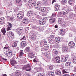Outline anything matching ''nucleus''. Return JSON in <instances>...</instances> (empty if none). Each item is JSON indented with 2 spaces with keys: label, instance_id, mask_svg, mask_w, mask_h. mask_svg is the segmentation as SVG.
Instances as JSON below:
<instances>
[{
  "label": "nucleus",
  "instance_id": "nucleus-1",
  "mask_svg": "<svg viewBox=\"0 0 76 76\" xmlns=\"http://www.w3.org/2000/svg\"><path fill=\"white\" fill-rule=\"evenodd\" d=\"M8 45H6L5 46V47L4 48V50H8L6 52V54H8V57H10L12 55V51L10 50V48L8 47Z\"/></svg>",
  "mask_w": 76,
  "mask_h": 76
},
{
  "label": "nucleus",
  "instance_id": "nucleus-2",
  "mask_svg": "<svg viewBox=\"0 0 76 76\" xmlns=\"http://www.w3.org/2000/svg\"><path fill=\"white\" fill-rule=\"evenodd\" d=\"M22 70H25L26 72H27V71L31 72V66L29 64H28L26 66H24L23 67Z\"/></svg>",
  "mask_w": 76,
  "mask_h": 76
},
{
  "label": "nucleus",
  "instance_id": "nucleus-3",
  "mask_svg": "<svg viewBox=\"0 0 76 76\" xmlns=\"http://www.w3.org/2000/svg\"><path fill=\"white\" fill-rule=\"evenodd\" d=\"M37 0H30L28 2V4L29 6L30 7H33L35 4L36 3Z\"/></svg>",
  "mask_w": 76,
  "mask_h": 76
},
{
  "label": "nucleus",
  "instance_id": "nucleus-4",
  "mask_svg": "<svg viewBox=\"0 0 76 76\" xmlns=\"http://www.w3.org/2000/svg\"><path fill=\"white\" fill-rule=\"evenodd\" d=\"M22 21L23 22V25H24L25 26L27 25L29 23V21L28 20V19L26 18H23Z\"/></svg>",
  "mask_w": 76,
  "mask_h": 76
},
{
  "label": "nucleus",
  "instance_id": "nucleus-5",
  "mask_svg": "<svg viewBox=\"0 0 76 76\" xmlns=\"http://www.w3.org/2000/svg\"><path fill=\"white\" fill-rule=\"evenodd\" d=\"M51 18L50 19V21H51L52 23H54V22L56 21V15L55 14L53 13L51 16Z\"/></svg>",
  "mask_w": 76,
  "mask_h": 76
},
{
  "label": "nucleus",
  "instance_id": "nucleus-6",
  "mask_svg": "<svg viewBox=\"0 0 76 76\" xmlns=\"http://www.w3.org/2000/svg\"><path fill=\"white\" fill-rule=\"evenodd\" d=\"M69 47L71 48H74L75 46V44L73 42H69Z\"/></svg>",
  "mask_w": 76,
  "mask_h": 76
},
{
  "label": "nucleus",
  "instance_id": "nucleus-7",
  "mask_svg": "<svg viewBox=\"0 0 76 76\" xmlns=\"http://www.w3.org/2000/svg\"><path fill=\"white\" fill-rule=\"evenodd\" d=\"M35 7L36 9L37 10H39V9L41 8V4L39 2H38L35 5Z\"/></svg>",
  "mask_w": 76,
  "mask_h": 76
},
{
  "label": "nucleus",
  "instance_id": "nucleus-8",
  "mask_svg": "<svg viewBox=\"0 0 76 76\" xmlns=\"http://www.w3.org/2000/svg\"><path fill=\"white\" fill-rule=\"evenodd\" d=\"M15 31L16 32L17 34L19 35L20 34H22V29L20 28H17L15 30Z\"/></svg>",
  "mask_w": 76,
  "mask_h": 76
},
{
  "label": "nucleus",
  "instance_id": "nucleus-9",
  "mask_svg": "<svg viewBox=\"0 0 76 76\" xmlns=\"http://www.w3.org/2000/svg\"><path fill=\"white\" fill-rule=\"evenodd\" d=\"M5 20V18L4 17L1 18H0V25H2Z\"/></svg>",
  "mask_w": 76,
  "mask_h": 76
},
{
  "label": "nucleus",
  "instance_id": "nucleus-10",
  "mask_svg": "<svg viewBox=\"0 0 76 76\" xmlns=\"http://www.w3.org/2000/svg\"><path fill=\"white\" fill-rule=\"evenodd\" d=\"M62 51L64 53V52H66V51H68V47L66 46H64L62 47Z\"/></svg>",
  "mask_w": 76,
  "mask_h": 76
},
{
  "label": "nucleus",
  "instance_id": "nucleus-11",
  "mask_svg": "<svg viewBox=\"0 0 76 76\" xmlns=\"http://www.w3.org/2000/svg\"><path fill=\"white\" fill-rule=\"evenodd\" d=\"M23 14H17V18L18 19H22L23 17Z\"/></svg>",
  "mask_w": 76,
  "mask_h": 76
},
{
  "label": "nucleus",
  "instance_id": "nucleus-12",
  "mask_svg": "<svg viewBox=\"0 0 76 76\" xmlns=\"http://www.w3.org/2000/svg\"><path fill=\"white\" fill-rule=\"evenodd\" d=\"M24 51L25 53L28 52V53H31V49L30 48V47H27L25 49Z\"/></svg>",
  "mask_w": 76,
  "mask_h": 76
},
{
  "label": "nucleus",
  "instance_id": "nucleus-13",
  "mask_svg": "<svg viewBox=\"0 0 76 76\" xmlns=\"http://www.w3.org/2000/svg\"><path fill=\"white\" fill-rule=\"evenodd\" d=\"M60 7V6L58 4H56L55 7V11H58L60 9L59 7Z\"/></svg>",
  "mask_w": 76,
  "mask_h": 76
},
{
  "label": "nucleus",
  "instance_id": "nucleus-14",
  "mask_svg": "<svg viewBox=\"0 0 76 76\" xmlns=\"http://www.w3.org/2000/svg\"><path fill=\"white\" fill-rule=\"evenodd\" d=\"M39 10L41 12H44L46 11V7H40Z\"/></svg>",
  "mask_w": 76,
  "mask_h": 76
},
{
  "label": "nucleus",
  "instance_id": "nucleus-15",
  "mask_svg": "<svg viewBox=\"0 0 76 76\" xmlns=\"http://www.w3.org/2000/svg\"><path fill=\"white\" fill-rule=\"evenodd\" d=\"M60 34L61 35H64L65 34V29H61L60 31Z\"/></svg>",
  "mask_w": 76,
  "mask_h": 76
},
{
  "label": "nucleus",
  "instance_id": "nucleus-16",
  "mask_svg": "<svg viewBox=\"0 0 76 76\" xmlns=\"http://www.w3.org/2000/svg\"><path fill=\"white\" fill-rule=\"evenodd\" d=\"M15 37V35L13 34V33H11L10 34V37H9V38L10 39H13L14 37Z\"/></svg>",
  "mask_w": 76,
  "mask_h": 76
},
{
  "label": "nucleus",
  "instance_id": "nucleus-17",
  "mask_svg": "<svg viewBox=\"0 0 76 76\" xmlns=\"http://www.w3.org/2000/svg\"><path fill=\"white\" fill-rule=\"evenodd\" d=\"M48 75L49 76H54V73L52 71H48Z\"/></svg>",
  "mask_w": 76,
  "mask_h": 76
},
{
  "label": "nucleus",
  "instance_id": "nucleus-18",
  "mask_svg": "<svg viewBox=\"0 0 76 76\" xmlns=\"http://www.w3.org/2000/svg\"><path fill=\"white\" fill-rule=\"evenodd\" d=\"M10 60L11 61L10 63L12 66H14V65L16 64V61H15V60L13 59H10Z\"/></svg>",
  "mask_w": 76,
  "mask_h": 76
},
{
  "label": "nucleus",
  "instance_id": "nucleus-19",
  "mask_svg": "<svg viewBox=\"0 0 76 76\" xmlns=\"http://www.w3.org/2000/svg\"><path fill=\"white\" fill-rule=\"evenodd\" d=\"M60 38L58 37H56L55 39V41L56 44H58L60 41Z\"/></svg>",
  "mask_w": 76,
  "mask_h": 76
},
{
  "label": "nucleus",
  "instance_id": "nucleus-20",
  "mask_svg": "<svg viewBox=\"0 0 76 76\" xmlns=\"http://www.w3.org/2000/svg\"><path fill=\"white\" fill-rule=\"evenodd\" d=\"M45 22H46L45 20L44 21V20H39V24L41 25H44V24L45 23Z\"/></svg>",
  "mask_w": 76,
  "mask_h": 76
},
{
  "label": "nucleus",
  "instance_id": "nucleus-21",
  "mask_svg": "<svg viewBox=\"0 0 76 76\" xmlns=\"http://www.w3.org/2000/svg\"><path fill=\"white\" fill-rule=\"evenodd\" d=\"M53 38H54V36H51L48 38V39L49 40V41L50 42H52L53 41H54Z\"/></svg>",
  "mask_w": 76,
  "mask_h": 76
},
{
  "label": "nucleus",
  "instance_id": "nucleus-22",
  "mask_svg": "<svg viewBox=\"0 0 76 76\" xmlns=\"http://www.w3.org/2000/svg\"><path fill=\"white\" fill-rule=\"evenodd\" d=\"M21 45L22 48H24V47H25L27 44H26L25 42L23 41L21 42Z\"/></svg>",
  "mask_w": 76,
  "mask_h": 76
},
{
  "label": "nucleus",
  "instance_id": "nucleus-23",
  "mask_svg": "<svg viewBox=\"0 0 76 76\" xmlns=\"http://www.w3.org/2000/svg\"><path fill=\"white\" fill-rule=\"evenodd\" d=\"M16 2L18 4L19 6H22V1L21 0H16Z\"/></svg>",
  "mask_w": 76,
  "mask_h": 76
},
{
  "label": "nucleus",
  "instance_id": "nucleus-24",
  "mask_svg": "<svg viewBox=\"0 0 76 76\" xmlns=\"http://www.w3.org/2000/svg\"><path fill=\"white\" fill-rule=\"evenodd\" d=\"M57 75H59V76H61V72L59 70H57L55 72Z\"/></svg>",
  "mask_w": 76,
  "mask_h": 76
},
{
  "label": "nucleus",
  "instance_id": "nucleus-25",
  "mask_svg": "<svg viewBox=\"0 0 76 76\" xmlns=\"http://www.w3.org/2000/svg\"><path fill=\"white\" fill-rule=\"evenodd\" d=\"M55 59L56 61V62L57 63H60V57H56L55 58Z\"/></svg>",
  "mask_w": 76,
  "mask_h": 76
},
{
  "label": "nucleus",
  "instance_id": "nucleus-26",
  "mask_svg": "<svg viewBox=\"0 0 76 76\" xmlns=\"http://www.w3.org/2000/svg\"><path fill=\"white\" fill-rule=\"evenodd\" d=\"M52 54H53V56H56V55H57L58 54V51L57 50H53Z\"/></svg>",
  "mask_w": 76,
  "mask_h": 76
},
{
  "label": "nucleus",
  "instance_id": "nucleus-27",
  "mask_svg": "<svg viewBox=\"0 0 76 76\" xmlns=\"http://www.w3.org/2000/svg\"><path fill=\"white\" fill-rule=\"evenodd\" d=\"M68 59V57H66L65 58H62L61 60V62H66V61H67V60Z\"/></svg>",
  "mask_w": 76,
  "mask_h": 76
},
{
  "label": "nucleus",
  "instance_id": "nucleus-28",
  "mask_svg": "<svg viewBox=\"0 0 76 76\" xmlns=\"http://www.w3.org/2000/svg\"><path fill=\"white\" fill-rule=\"evenodd\" d=\"M34 13V12L32 11H30L27 13V16H32L33 14Z\"/></svg>",
  "mask_w": 76,
  "mask_h": 76
},
{
  "label": "nucleus",
  "instance_id": "nucleus-29",
  "mask_svg": "<svg viewBox=\"0 0 76 76\" xmlns=\"http://www.w3.org/2000/svg\"><path fill=\"white\" fill-rule=\"evenodd\" d=\"M1 31L2 32L4 35L6 32V28H3L1 30Z\"/></svg>",
  "mask_w": 76,
  "mask_h": 76
},
{
  "label": "nucleus",
  "instance_id": "nucleus-30",
  "mask_svg": "<svg viewBox=\"0 0 76 76\" xmlns=\"http://www.w3.org/2000/svg\"><path fill=\"white\" fill-rule=\"evenodd\" d=\"M75 0H69L68 1V3L69 4H71L72 3H74V1H75Z\"/></svg>",
  "mask_w": 76,
  "mask_h": 76
},
{
  "label": "nucleus",
  "instance_id": "nucleus-31",
  "mask_svg": "<svg viewBox=\"0 0 76 76\" xmlns=\"http://www.w3.org/2000/svg\"><path fill=\"white\" fill-rule=\"evenodd\" d=\"M69 18L71 19H75V15L73 14L71 15L69 17Z\"/></svg>",
  "mask_w": 76,
  "mask_h": 76
},
{
  "label": "nucleus",
  "instance_id": "nucleus-32",
  "mask_svg": "<svg viewBox=\"0 0 76 76\" xmlns=\"http://www.w3.org/2000/svg\"><path fill=\"white\" fill-rule=\"evenodd\" d=\"M21 74L19 72H16L15 74L16 76H21Z\"/></svg>",
  "mask_w": 76,
  "mask_h": 76
},
{
  "label": "nucleus",
  "instance_id": "nucleus-33",
  "mask_svg": "<svg viewBox=\"0 0 76 76\" xmlns=\"http://www.w3.org/2000/svg\"><path fill=\"white\" fill-rule=\"evenodd\" d=\"M24 60L21 59L19 61L20 63H21V64H22V63H23V62H24V61L26 60V58H24Z\"/></svg>",
  "mask_w": 76,
  "mask_h": 76
},
{
  "label": "nucleus",
  "instance_id": "nucleus-34",
  "mask_svg": "<svg viewBox=\"0 0 76 76\" xmlns=\"http://www.w3.org/2000/svg\"><path fill=\"white\" fill-rule=\"evenodd\" d=\"M48 48H49V47L48 46H46L44 47V49H42V50L45 51L44 50H48Z\"/></svg>",
  "mask_w": 76,
  "mask_h": 76
},
{
  "label": "nucleus",
  "instance_id": "nucleus-35",
  "mask_svg": "<svg viewBox=\"0 0 76 76\" xmlns=\"http://www.w3.org/2000/svg\"><path fill=\"white\" fill-rule=\"evenodd\" d=\"M29 53V54H28V57H34V54L30 53Z\"/></svg>",
  "mask_w": 76,
  "mask_h": 76
},
{
  "label": "nucleus",
  "instance_id": "nucleus-36",
  "mask_svg": "<svg viewBox=\"0 0 76 76\" xmlns=\"http://www.w3.org/2000/svg\"><path fill=\"white\" fill-rule=\"evenodd\" d=\"M48 68L50 69V70H53V69H54V67L53 65H50L48 66Z\"/></svg>",
  "mask_w": 76,
  "mask_h": 76
},
{
  "label": "nucleus",
  "instance_id": "nucleus-37",
  "mask_svg": "<svg viewBox=\"0 0 76 76\" xmlns=\"http://www.w3.org/2000/svg\"><path fill=\"white\" fill-rule=\"evenodd\" d=\"M72 64V63L70 62H67L66 63V65L67 66H71Z\"/></svg>",
  "mask_w": 76,
  "mask_h": 76
},
{
  "label": "nucleus",
  "instance_id": "nucleus-38",
  "mask_svg": "<svg viewBox=\"0 0 76 76\" xmlns=\"http://www.w3.org/2000/svg\"><path fill=\"white\" fill-rule=\"evenodd\" d=\"M17 45V43H16V42H14V44H13L12 45V47H16Z\"/></svg>",
  "mask_w": 76,
  "mask_h": 76
},
{
  "label": "nucleus",
  "instance_id": "nucleus-39",
  "mask_svg": "<svg viewBox=\"0 0 76 76\" xmlns=\"http://www.w3.org/2000/svg\"><path fill=\"white\" fill-rule=\"evenodd\" d=\"M23 50H21L20 52V54L19 55V57H22V56H23Z\"/></svg>",
  "mask_w": 76,
  "mask_h": 76
},
{
  "label": "nucleus",
  "instance_id": "nucleus-40",
  "mask_svg": "<svg viewBox=\"0 0 76 76\" xmlns=\"http://www.w3.org/2000/svg\"><path fill=\"white\" fill-rule=\"evenodd\" d=\"M66 3H67L66 1L64 0H63L61 1V3L62 4H66Z\"/></svg>",
  "mask_w": 76,
  "mask_h": 76
},
{
  "label": "nucleus",
  "instance_id": "nucleus-41",
  "mask_svg": "<svg viewBox=\"0 0 76 76\" xmlns=\"http://www.w3.org/2000/svg\"><path fill=\"white\" fill-rule=\"evenodd\" d=\"M12 30V27H10L9 26L7 27V30L8 31H11Z\"/></svg>",
  "mask_w": 76,
  "mask_h": 76
},
{
  "label": "nucleus",
  "instance_id": "nucleus-42",
  "mask_svg": "<svg viewBox=\"0 0 76 76\" xmlns=\"http://www.w3.org/2000/svg\"><path fill=\"white\" fill-rule=\"evenodd\" d=\"M70 11V9H69V8H68L66 10H65L64 11V13H67L68 12H69Z\"/></svg>",
  "mask_w": 76,
  "mask_h": 76
},
{
  "label": "nucleus",
  "instance_id": "nucleus-43",
  "mask_svg": "<svg viewBox=\"0 0 76 76\" xmlns=\"http://www.w3.org/2000/svg\"><path fill=\"white\" fill-rule=\"evenodd\" d=\"M31 39L33 40L36 39V37L35 36H32L31 37Z\"/></svg>",
  "mask_w": 76,
  "mask_h": 76
},
{
  "label": "nucleus",
  "instance_id": "nucleus-44",
  "mask_svg": "<svg viewBox=\"0 0 76 76\" xmlns=\"http://www.w3.org/2000/svg\"><path fill=\"white\" fill-rule=\"evenodd\" d=\"M73 63H76V57H74L73 60Z\"/></svg>",
  "mask_w": 76,
  "mask_h": 76
},
{
  "label": "nucleus",
  "instance_id": "nucleus-45",
  "mask_svg": "<svg viewBox=\"0 0 76 76\" xmlns=\"http://www.w3.org/2000/svg\"><path fill=\"white\" fill-rule=\"evenodd\" d=\"M61 22H62V19L60 18L58 20V23L59 24H61Z\"/></svg>",
  "mask_w": 76,
  "mask_h": 76
},
{
  "label": "nucleus",
  "instance_id": "nucleus-46",
  "mask_svg": "<svg viewBox=\"0 0 76 76\" xmlns=\"http://www.w3.org/2000/svg\"><path fill=\"white\" fill-rule=\"evenodd\" d=\"M22 38L20 39L21 41H22V40H24V39H25V36H22Z\"/></svg>",
  "mask_w": 76,
  "mask_h": 76
},
{
  "label": "nucleus",
  "instance_id": "nucleus-47",
  "mask_svg": "<svg viewBox=\"0 0 76 76\" xmlns=\"http://www.w3.org/2000/svg\"><path fill=\"white\" fill-rule=\"evenodd\" d=\"M14 10L15 11H18V10H19V8H18L17 7H15L14 8Z\"/></svg>",
  "mask_w": 76,
  "mask_h": 76
},
{
  "label": "nucleus",
  "instance_id": "nucleus-48",
  "mask_svg": "<svg viewBox=\"0 0 76 76\" xmlns=\"http://www.w3.org/2000/svg\"><path fill=\"white\" fill-rule=\"evenodd\" d=\"M62 72L63 73H67L68 72L66 71V69H64L63 70Z\"/></svg>",
  "mask_w": 76,
  "mask_h": 76
},
{
  "label": "nucleus",
  "instance_id": "nucleus-49",
  "mask_svg": "<svg viewBox=\"0 0 76 76\" xmlns=\"http://www.w3.org/2000/svg\"><path fill=\"white\" fill-rule=\"evenodd\" d=\"M61 14L62 15H66V14H67V13L64 12V11H62V12L61 13Z\"/></svg>",
  "mask_w": 76,
  "mask_h": 76
},
{
  "label": "nucleus",
  "instance_id": "nucleus-50",
  "mask_svg": "<svg viewBox=\"0 0 76 76\" xmlns=\"http://www.w3.org/2000/svg\"><path fill=\"white\" fill-rule=\"evenodd\" d=\"M61 10H62V12H64V11H66V9L64 8H62L61 9Z\"/></svg>",
  "mask_w": 76,
  "mask_h": 76
},
{
  "label": "nucleus",
  "instance_id": "nucleus-51",
  "mask_svg": "<svg viewBox=\"0 0 76 76\" xmlns=\"http://www.w3.org/2000/svg\"><path fill=\"white\" fill-rule=\"evenodd\" d=\"M38 76H44V74H39Z\"/></svg>",
  "mask_w": 76,
  "mask_h": 76
},
{
  "label": "nucleus",
  "instance_id": "nucleus-52",
  "mask_svg": "<svg viewBox=\"0 0 76 76\" xmlns=\"http://www.w3.org/2000/svg\"><path fill=\"white\" fill-rule=\"evenodd\" d=\"M1 60L4 61H7V59L4 58H1Z\"/></svg>",
  "mask_w": 76,
  "mask_h": 76
},
{
  "label": "nucleus",
  "instance_id": "nucleus-53",
  "mask_svg": "<svg viewBox=\"0 0 76 76\" xmlns=\"http://www.w3.org/2000/svg\"><path fill=\"white\" fill-rule=\"evenodd\" d=\"M7 11L8 13H10L11 11V10L10 9H8L7 10Z\"/></svg>",
  "mask_w": 76,
  "mask_h": 76
},
{
  "label": "nucleus",
  "instance_id": "nucleus-54",
  "mask_svg": "<svg viewBox=\"0 0 76 76\" xmlns=\"http://www.w3.org/2000/svg\"><path fill=\"white\" fill-rule=\"evenodd\" d=\"M34 19V18H32V19L33 20V22H36L37 20H36V19Z\"/></svg>",
  "mask_w": 76,
  "mask_h": 76
},
{
  "label": "nucleus",
  "instance_id": "nucleus-55",
  "mask_svg": "<svg viewBox=\"0 0 76 76\" xmlns=\"http://www.w3.org/2000/svg\"><path fill=\"white\" fill-rule=\"evenodd\" d=\"M71 76H76V74L73 73L71 74Z\"/></svg>",
  "mask_w": 76,
  "mask_h": 76
},
{
  "label": "nucleus",
  "instance_id": "nucleus-56",
  "mask_svg": "<svg viewBox=\"0 0 76 76\" xmlns=\"http://www.w3.org/2000/svg\"><path fill=\"white\" fill-rule=\"evenodd\" d=\"M44 41H42L40 43V45H42V44H44Z\"/></svg>",
  "mask_w": 76,
  "mask_h": 76
},
{
  "label": "nucleus",
  "instance_id": "nucleus-57",
  "mask_svg": "<svg viewBox=\"0 0 76 76\" xmlns=\"http://www.w3.org/2000/svg\"><path fill=\"white\" fill-rule=\"evenodd\" d=\"M43 44H44V45H47V41H44Z\"/></svg>",
  "mask_w": 76,
  "mask_h": 76
},
{
  "label": "nucleus",
  "instance_id": "nucleus-58",
  "mask_svg": "<svg viewBox=\"0 0 76 76\" xmlns=\"http://www.w3.org/2000/svg\"><path fill=\"white\" fill-rule=\"evenodd\" d=\"M8 25L9 26H10L11 27H12V24L10 23H9Z\"/></svg>",
  "mask_w": 76,
  "mask_h": 76
},
{
  "label": "nucleus",
  "instance_id": "nucleus-59",
  "mask_svg": "<svg viewBox=\"0 0 76 76\" xmlns=\"http://www.w3.org/2000/svg\"><path fill=\"white\" fill-rule=\"evenodd\" d=\"M33 61L34 63L35 62H37V61L36 60V58H34V59L33 60Z\"/></svg>",
  "mask_w": 76,
  "mask_h": 76
},
{
  "label": "nucleus",
  "instance_id": "nucleus-60",
  "mask_svg": "<svg viewBox=\"0 0 76 76\" xmlns=\"http://www.w3.org/2000/svg\"><path fill=\"white\" fill-rule=\"evenodd\" d=\"M58 26L57 25H56L55 26V28H58Z\"/></svg>",
  "mask_w": 76,
  "mask_h": 76
},
{
  "label": "nucleus",
  "instance_id": "nucleus-61",
  "mask_svg": "<svg viewBox=\"0 0 76 76\" xmlns=\"http://www.w3.org/2000/svg\"><path fill=\"white\" fill-rule=\"evenodd\" d=\"M69 35L70 37H72V34L71 33H69Z\"/></svg>",
  "mask_w": 76,
  "mask_h": 76
},
{
  "label": "nucleus",
  "instance_id": "nucleus-62",
  "mask_svg": "<svg viewBox=\"0 0 76 76\" xmlns=\"http://www.w3.org/2000/svg\"><path fill=\"white\" fill-rule=\"evenodd\" d=\"M63 76H70L68 74H65V75H63Z\"/></svg>",
  "mask_w": 76,
  "mask_h": 76
},
{
  "label": "nucleus",
  "instance_id": "nucleus-63",
  "mask_svg": "<svg viewBox=\"0 0 76 76\" xmlns=\"http://www.w3.org/2000/svg\"><path fill=\"white\" fill-rule=\"evenodd\" d=\"M56 1L55 0H53L52 1V4H53V3H54V2H56Z\"/></svg>",
  "mask_w": 76,
  "mask_h": 76
},
{
  "label": "nucleus",
  "instance_id": "nucleus-64",
  "mask_svg": "<svg viewBox=\"0 0 76 76\" xmlns=\"http://www.w3.org/2000/svg\"><path fill=\"white\" fill-rule=\"evenodd\" d=\"M25 75H25L26 76H30L29 75H28V74H27L26 73V74H25Z\"/></svg>",
  "mask_w": 76,
  "mask_h": 76
}]
</instances>
